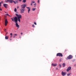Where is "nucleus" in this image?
<instances>
[{"label": "nucleus", "mask_w": 76, "mask_h": 76, "mask_svg": "<svg viewBox=\"0 0 76 76\" xmlns=\"http://www.w3.org/2000/svg\"><path fill=\"white\" fill-rule=\"evenodd\" d=\"M36 10V8H32V10L33 11H35Z\"/></svg>", "instance_id": "13"}, {"label": "nucleus", "mask_w": 76, "mask_h": 76, "mask_svg": "<svg viewBox=\"0 0 76 76\" xmlns=\"http://www.w3.org/2000/svg\"><path fill=\"white\" fill-rule=\"evenodd\" d=\"M23 34V33L22 32L21 33V35H22Z\"/></svg>", "instance_id": "33"}, {"label": "nucleus", "mask_w": 76, "mask_h": 76, "mask_svg": "<svg viewBox=\"0 0 76 76\" xmlns=\"http://www.w3.org/2000/svg\"><path fill=\"white\" fill-rule=\"evenodd\" d=\"M8 38H9V36H6L5 37V38L6 39H8Z\"/></svg>", "instance_id": "14"}, {"label": "nucleus", "mask_w": 76, "mask_h": 76, "mask_svg": "<svg viewBox=\"0 0 76 76\" xmlns=\"http://www.w3.org/2000/svg\"><path fill=\"white\" fill-rule=\"evenodd\" d=\"M10 37V38H12V35H11Z\"/></svg>", "instance_id": "34"}, {"label": "nucleus", "mask_w": 76, "mask_h": 76, "mask_svg": "<svg viewBox=\"0 0 76 76\" xmlns=\"http://www.w3.org/2000/svg\"><path fill=\"white\" fill-rule=\"evenodd\" d=\"M32 3H31V5L32 6Z\"/></svg>", "instance_id": "30"}, {"label": "nucleus", "mask_w": 76, "mask_h": 76, "mask_svg": "<svg viewBox=\"0 0 76 76\" xmlns=\"http://www.w3.org/2000/svg\"><path fill=\"white\" fill-rule=\"evenodd\" d=\"M3 3V1H2L1 2V3Z\"/></svg>", "instance_id": "35"}, {"label": "nucleus", "mask_w": 76, "mask_h": 76, "mask_svg": "<svg viewBox=\"0 0 76 76\" xmlns=\"http://www.w3.org/2000/svg\"><path fill=\"white\" fill-rule=\"evenodd\" d=\"M7 2H9V0H5Z\"/></svg>", "instance_id": "23"}, {"label": "nucleus", "mask_w": 76, "mask_h": 76, "mask_svg": "<svg viewBox=\"0 0 76 76\" xmlns=\"http://www.w3.org/2000/svg\"><path fill=\"white\" fill-rule=\"evenodd\" d=\"M17 11V10L16 9V8H15L14 9V12H16Z\"/></svg>", "instance_id": "16"}, {"label": "nucleus", "mask_w": 76, "mask_h": 76, "mask_svg": "<svg viewBox=\"0 0 76 76\" xmlns=\"http://www.w3.org/2000/svg\"><path fill=\"white\" fill-rule=\"evenodd\" d=\"M6 15H7V16H10V15H9V14H6L4 15L5 16H6Z\"/></svg>", "instance_id": "12"}, {"label": "nucleus", "mask_w": 76, "mask_h": 76, "mask_svg": "<svg viewBox=\"0 0 76 76\" xmlns=\"http://www.w3.org/2000/svg\"><path fill=\"white\" fill-rule=\"evenodd\" d=\"M72 58L73 56L71 55H70L68 57H67V58H68V59H69V60H70V59H72Z\"/></svg>", "instance_id": "5"}, {"label": "nucleus", "mask_w": 76, "mask_h": 76, "mask_svg": "<svg viewBox=\"0 0 76 76\" xmlns=\"http://www.w3.org/2000/svg\"><path fill=\"white\" fill-rule=\"evenodd\" d=\"M26 6V4H24L21 5V9H20V13H23L25 11V7Z\"/></svg>", "instance_id": "2"}, {"label": "nucleus", "mask_w": 76, "mask_h": 76, "mask_svg": "<svg viewBox=\"0 0 76 76\" xmlns=\"http://www.w3.org/2000/svg\"><path fill=\"white\" fill-rule=\"evenodd\" d=\"M52 66H57V64H52Z\"/></svg>", "instance_id": "11"}, {"label": "nucleus", "mask_w": 76, "mask_h": 76, "mask_svg": "<svg viewBox=\"0 0 76 76\" xmlns=\"http://www.w3.org/2000/svg\"><path fill=\"white\" fill-rule=\"evenodd\" d=\"M32 27H33V28H34V27H35V25H34V24H33L32 25Z\"/></svg>", "instance_id": "20"}, {"label": "nucleus", "mask_w": 76, "mask_h": 76, "mask_svg": "<svg viewBox=\"0 0 76 76\" xmlns=\"http://www.w3.org/2000/svg\"><path fill=\"white\" fill-rule=\"evenodd\" d=\"M66 65V64H64V63H63V67H65V65Z\"/></svg>", "instance_id": "15"}, {"label": "nucleus", "mask_w": 76, "mask_h": 76, "mask_svg": "<svg viewBox=\"0 0 76 76\" xmlns=\"http://www.w3.org/2000/svg\"><path fill=\"white\" fill-rule=\"evenodd\" d=\"M3 6L5 8H7V4H3Z\"/></svg>", "instance_id": "7"}, {"label": "nucleus", "mask_w": 76, "mask_h": 76, "mask_svg": "<svg viewBox=\"0 0 76 76\" xmlns=\"http://www.w3.org/2000/svg\"><path fill=\"white\" fill-rule=\"evenodd\" d=\"M15 37H16V36H14L13 37V38H15Z\"/></svg>", "instance_id": "32"}, {"label": "nucleus", "mask_w": 76, "mask_h": 76, "mask_svg": "<svg viewBox=\"0 0 76 76\" xmlns=\"http://www.w3.org/2000/svg\"><path fill=\"white\" fill-rule=\"evenodd\" d=\"M71 69H72L71 66L68 67L67 69H66V72H68L69 71V70H71Z\"/></svg>", "instance_id": "6"}, {"label": "nucleus", "mask_w": 76, "mask_h": 76, "mask_svg": "<svg viewBox=\"0 0 76 76\" xmlns=\"http://www.w3.org/2000/svg\"><path fill=\"white\" fill-rule=\"evenodd\" d=\"M10 40H12V39H10Z\"/></svg>", "instance_id": "41"}, {"label": "nucleus", "mask_w": 76, "mask_h": 76, "mask_svg": "<svg viewBox=\"0 0 76 76\" xmlns=\"http://www.w3.org/2000/svg\"><path fill=\"white\" fill-rule=\"evenodd\" d=\"M56 56H59V57H63V55L61 53H58L57 54Z\"/></svg>", "instance_id": "3"}, {"label": "nucleus", "mask_w": 76, "mask_h": 76, "mask_svg": "<svg viewBox=\"0 0 76 76\" xmlns=\"http://www.w3.org/2000/svg\"><path fill=\"white\" fill-rule=\"evenodd\" d=\"M13 2L15 4H16V2L14 1L13 0Z\"/></svg>", "instance_id": "24"}, {"label": "nucleus", "mask_w": 76, "mask_h": 76, "mask_svg": "<svg viewBox=\"0 0 76 76\" xmlns=\"http://www.w3.org/2000/svg\"><path fill=\"white\" fill-rule=\"evenodd\" d=\"M36 3H35V4H34V6H36Z\"/></svg>", "instance_id": "26"}, {"label": "nucleus", "mask_w": 76, "mask_h": 76, "mask_svg": "<svg viewBox=\"0 0 76 76\" xmlns=\"http://www.w3.org/2000/svg\"><path fill=\"white\" fill-rule=\"evenodd\" d=\"M38 3H39V0H38Z\"/></svg>", "instance_id": "28"}, {"label": "nucleus", "mask_w": 76, "mask_h": 76, "mask_svg": "<svg viewBox=\"0 0 76 76\" xmlns=\"http://www.w3.org/2000/svg\"><path fill=\"white\" fill-rule=\"evenodd\" d=\"M8 2L10 3H12L13 2V0H9Z\"/></svg>", "instance_id": "10"}, {"label": "nucleus", "mask_w": 76, "mask_h": 76, "mask_svg": "<svg viewBox=\"0 0 76 76\" xmlns=\"http://www.w3.org/2000/svg\"><path fill=\"white\" fill-rule=\"evenodd\" d=\"M34 25H37V23H36V22H34Z\"/></svg>", "instance_id": "22"}, {"label": "nucleus", "mask_w": 76, "mask_h": 76, "mask_svg": "<svg viewBox=\"0 0 76 76\" xmlns=\"http://www.w3.org/2000/svg\"><path fill=\"white\" fill-rule=\"evenodd\" d=\"M70 73H69L67 74V76H70Z\"/></svg>", "instance_id": "21"}, {"label": "nucleus", "mask_w": 76, "mask_h": 76, "mask_svg": "<svg viewBox=\"0 0 76 76\" xmlns=\"http://www.w3.org/2000/svg\"><path fill=\"white\" fill-rule=\"evenodd\" d=\"M23 3H25V2H26V0H23Z\"/></svg>", "instance_id": "19"}, {"label": "nucleus", "mask_w": 76, "mask_h": 76, "mask_svg": "<svg viewBox=\"0 0 76 76\" xmlns=\"http://www.w3.org/2000/svg\"><path fill=\"white\" fill-rule=\"evenodd\" d=\"M32 3H35V1H32Z\"/></svg>", "instance_id": "25"}, {"label": "nucleus", "mask_w": 76, "mask_h": 76, "mask_svg": "<svg viewBox=\"0 0 76 76\" xmlns=\"http://www.w3.org/2000/svg\"><path fill=\"white\" fill-rule=\"evenodd\" d=\"M74 66H76V64L74 65Z\"/></svg>", "instance_id": "38"}, {"label": "nucleus", "mask_w": 76, "mask_h": 76, "mask_svg": "<svg viewBox=\"0 0 76 76\" xmlns=\"http://www.w3.org/2000/svg\"><path fill=\"white\" fill-rule=\"evenodd\" d=\"M19 1H20L22 0H18Z\"/></svg>", "instance_id": "36"}, {"label": "nucleus", "mask_w": 76, "mask_h": 76, "mask_svg": "<svg viewBox=\"0 0 76 76\" xmlns=\"http://www.w3.org/2000/svg\"><path fill=\"white\" fill-rule=\"evenodd\" d=\"M10 35H13V34H12V33H11L10 34Z\"/></svg>", "instance_id": "27"}, {"label": "nucleus", "mask_w": 76, "mask_h": 76, "mask_svg": "<svg viewBox=\"0 0 76 76\" xmlns=\"http://www.w3.org/2000/svg\"><path fill=\"white\" fill-rule=\"evenodd\" d=\"M0 6H1V3L0 2ZM0 10H1H1H2V9H1L0 8Z\"/></svg>", "instance_id": "18"}, {"label": "nucleus", "mask_w": 76, "mask_h": 76, "mask_svg": "<svg viewBox=\"0 0 76 76\" xmlns=\"http://www.w3.org/2000/svg\"><path fill=\"white\" fill-rule=\"evenodd\" d=\"M36 7V5H35V6H34V7Z\"/></svg>", "instance_id": "39"}, {"label": "nucleus", "mask_w": 76, "mask_h": 76, "mask_svg": "<svg viewBox=\"0 0 76 76\" xmlns=\"http://www.w3.org/2000/svg\"><path fill=\"white\" fill-rule=\"evenodd\" d=\"M17 34H13V36H17Z\"/></svg>", "instance_id": "17"}, {"label": "nucleus", "mask_w": 76, "mask_h": 76, "mask_svg": "<svg viewBox=\"0 0 76 76\" xmlns=\"http://www.w3.org/2000/svg\"><path fill=\"white\" fill-rule=\"evenodd\" d=\"M5 13H6V12H5Z\"/></svg>", "instance_id": "40"}, {"label": "nucleus", "mask_w": 76, "mask_h": 76, "mask_svg": "<svg viewBox=\"0 0 76 76\" xmlns=\"http://www.w3.org/2000/svg\"><path fill=\"white\" fill-rule=\"evenodd\" d=\"M4 31L5 32H6V29H5Z\"/></svg>", "instance_id": "29"}, {"label": "nucleus", "mask_w": 76, "mask_h": 76, "mask_svg": "<svg viewBox=\"0 0 76 76\" xmlns=\"http://www.w3.org/2000/svg\"><path fill=\"white\" fill-rule=\"evenodd\" d=\"M66 73L64 72H62L61 74L62 75V76H65V75H66Z\"/></svg>", "instance_id": "8"}, {"label": "nucleus", "mask_w": 76, "mask_h": 76, "mask_svg": "<svg viewBox=\"0 0 76 76\" xmlns=\"http://www.w3.org/2000/svg\"><path fill=\"white\" fill-rule=\"evenodd\" d=\"M15 16L16 17H15L13 18H11L12 21L14 22L15 23V25L18 29L19 28V25L18 24V20L19 22H20V19H22V15L20 14H15Z\"/></svg>", "instance_id": "1"}, {"label": "nucleus", "mask_w": 76, "mask_h": 76, "mask_svg": "<svg viewBox=\"0 0 76 76\" xmlns=\"http://www.w3.org/2000/svg\"><path fill=\"white\" fill-rule=\"evenodd\" d=\"M7 23H8V21H7V19H5V26H7Z\"/></svg>", "instance_id": "4"}, {"label": "nucleus", "mask_w": 76, "mask_h": 76, "mask_svg": "<svg viewBox=\"0 0 76 76\" xmlns=\"http://www.w3.org/2000/svg\"><path fill=\"white\" fill-rule=\"evenodd\" d=\"M59 66H60V67H61V65L59 64Z\"/></svg>", "instance_id": "37"}, {"label": "nucleus", "mask_w": 76, "mask_h": 76, "mask_svg": "<svg viewBox=\"0 0 76 76\" xmlns=\"http://www.w3.org/2000/svg\"><path fill=\"white\" fill-rule=\"evenodd\" d=\"M19 6H18V7H17V9H19Z\"/></svg>", "instance_id": "31"}, {"label": "nucleus", "mask_w": 76, "mask_h": 76, "mask_svg": "<svg viewBox=\"0 0 76 76\" xmlns=\"http://www.w3.org/2000/svg\"><path fill=\"white\" fill-rule=\"evenodd\" d=\"M26 7L28 9V12L29 13V12L30 11V8L29 7Z\"/></svg>", "instance_id": "9"}]
</instances>
